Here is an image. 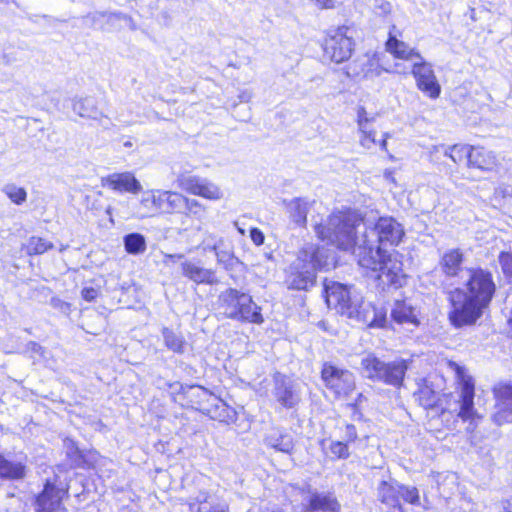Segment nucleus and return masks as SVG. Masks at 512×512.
<instances>
[{
    "instance_id": "35",
    "label": "nucleus",
    "mask_w": 512,
    "mask_h": 512,
    "mask_svg": "<svg viewBox=\"0 0 512 512\" xmlns=\"http://www.w3.org/2000/svg\"><path fill=\"white\" fill-rule=\"evenodd\" d=\"M2 191L16 205L23 204L27 199L26 190L13 183L4 185Z\"/></svg>"
},
{
    "instance_id": "9",
    "label": "nucleus",
    "mask_w": 512,
    "mask_h": 512,
    "mask_svg": "<svg viewBox=\"0 0 512 512\" xmlns=\"http://www.w3.org/2000/svg\"><path fill=\"white\" fill-rule=\"evenodd\" d=\"M354 30L343 25L329 30L325 39L324 52L335 63L347 61L354 51Z\"/></svg>"
},
{
    "instance_id": "56",
    "label": "nucleus",
    "mask_w": 512,
    "mask_h": 512,
    "mask_svg": "<svg viewBox=\"0 0 512 512\" xmlns=\"http://www.w3.org/2000/svg\"><path fill=\"white\" fill-rule=\"evenodd\" d=\"M151 199H152V193L151 194H148L146 196H143L142 200H141V204L147 208H151L153 207L151 205Z\"/></svg>"
},
{
    "instance_id": "38",
    "label": "nucleus",
    "mask_w": 512,
    "mask_h": 512,
    "mask_svg": "<svg viewBox=\"0 0 512 512\" xmlns=\"http://www.w3.org/2000/svg\"><path fill=\"white\" fill-rule=\"evenodd\" d=\"M183 213L186 215H193L198 219H202L206 214V208L196 199L187 197Z\"/></svg>"
},
{
    "instance_id": "54",
    "label": "nucleus",
    "mask_w": 512,
    "mask_h": 512,
    "mask_svg": "<svg viewBox=\"0 0 512 512\" xmlns=\"http://www.w3.org/2000/svg\"><path fill=\"white\" fill-rule=\"evenodd\" d=\"M217 248H218L217 243H214L213 245L206 244V246L204 247L205 250H212L215 252L218 262H223L226 255L218 252Z\"/></svg>"
},
{
    "instance_id": "32",
    "label": "nucleus",
    "mask_w": 512,
    "mask_h": 512,
    "mask_svg": "<svg viewBox=\"0 0 512 512\" xmlns=\"http://www.w3.org/2000/svg\"><path fill=\"white\" fill-rule=\"evenodd\" d=\"M124 246L129 254H142L146 250V240L139 233H131L124 237Z\"/></svg>"
},
{
    "instance_id": "40",
    "label": "nucleus",
    "mask_w": 512,
    "mask_h": 512,
    "mask_svg": "<svg viewBox=\"0 0 512 512\" xmlns=\"http://www.w3.org/2000/svg\"><path fill=\"white\" fill-rule=\"evenodd\" d=\"M372 7L374 13L379 17H388L391 15L393 6L388 0H373Z\"/></svg>"
},
{
    "instance_id": "29",
    "label": "nucleus",
    "mask_w": 512,
    "mask_h": 512,
    "mask_svg": "<svg viewBox=\"0 0 512 512\" xmlns=\"http://www.w3.org/2000/svg\"><path fill=\"white\" fill-rule=\"evenodd\" d=\"M199 503L198 512H229L228 504L223 500L202 495L197 497Z\"/></svg>"
},
{
    "instance_id": "61",
    "label": "nucleus",
    "mask_w": 512,
    "mask_h": 512,
    "mask_svg": "<svg viewBox=\"0 0 512 512\" xmlns=\"http://www.w3.org/2000/svg\"><path fill=\"white\" fill-rule=\"evenodd\" d=\"M508 512H512V502L509 504V511Z\"/></svg>"
},
{
    "instance_id": "41",
    "label": "nucleus",
    "mask_w": 512,
    "mask_h": 512,
    "mask_svg": "<svg viewBox=\"0 0 512 512\" xmlns=\"http://www.w3.org/2000/svg\"><path fill=\"white\" fill-rule=\"evenodd\" d=\"M64 447L66 448V454L71 461L74 464L79 465L82 461V456L75 442L71 439H66L64 441Z\"/></svg>"
},
{
    "instance_id": "53",
    "label": "nucleus",
    "mask_w": 512,
    "mask_h": 512,
    "mask_svg": "<svg viewBox=\"0 0 512 512\" xmlns=\"http://www.w3.org/2000/svg\"><path fill=\"white\" fill-rule=\"evenodd\" d=\"M182 259H184L183 254H168V253L163 254V264L165 266H170L172 263H175Z\"/></svg>"
},
{
    "instance_id": "42",
    "label": "nucleus",
    "mask_w": 512,
    "mask_h": 512,
    "mask_svg": "<svg viewBox=\"0 0 512 512\" xmlns=\"http://www.w3.org/2000/svg\"><path fill=\"white\" fill-rule=\"evenodd\" d=\"M374 120V117L369 118L366 110L363 107H360L357 111V123L360 132H366L367 127H371V122Z\"/></svg>"
},
{
    "instance_id": "25",
    "label": "nucleus",
    "mask_w": 512,
    "mask_h": 512,
    "mask_svg": "<svg viewBox=\"0 0 512 512\" xmlns=\"http://www.w3.org/2000/svg\"><path fill=\"white\" fill-rule=\"evenodd\" d=\"M497 165V158L493 152L482 147H473L469 155V167L477 168L484 171H491Z\"/></svg>"
},
{
    "instance_id": "23",
    "label": "nucleus",
    "mask_w": 512,
    "mask_h": 512,
    "mask_svg": "<svg viewBox=\"0 0 512 512\" xmlns=\"http://www.w3.org/2000/svg\"><path fill=\"white\" fill-rule=\"evenodd\" d=\"M339 512L340 504L332 494L313 493L309 496L308 505L303 512L314 511Z\"/></svg>"
},
{
    "instance_id": "1",
    "label": "nucleus",
    "mask_w": 512,
    "mask_h": 512,
    "mask_svg": "<svg viewBox=\"0 0 512 512\" xmlns=\"http://www.w3.org/2000/svg\"><path fill=\"white\" fill-rule=\"evenodd\" d=\"M404 236L400 223L392 217H381L373 227L364 223L359 252L356 253L360 266L376 273L375 278L385 287L399 288L406 282L402 262L388 255L383 246L397 245Z\"/></svg>"
},
{
    "instance_id": "28",
    "label": "nucleus",
    "mask_w": 512,
    "mask_h": 512,
    "mask_svg": "<svg viewBox=\"0 0 512 512\" xmlns=\"http://www.w3.org/2000/svg\"><path fill=\"white\" fill-rule=\"evenodd\" d=\"M392 319L399 324H419L415 309L405 301H396L391 311Z\"/></svg>"
},
{
    "instance_id": "44",
    "label": "nucleus",
    "mask_w": 512,
    "mask_h": 512,
    "mask_svg": "<svg viewBox=\"0 0 512 512\" xmlns=\"http://www.w3.org/2000/svg\"><path fill=\"white\" fill-rule=\"evenodd\" d=\"M494 196L496 199L509 200L512 199V185L508 183H502L496 187Z\"/></svg>"
},
{
    "instance_id": "22",
    "label": "nucleus",
    "mask_w": 512,
    "mask_h": 512,
    "mask_svg": "<svg viewBox=\"0 0 512 512\" xmlns=\"http://www.w3.org/2000/svg\"><path fill=\"white\" fill-rule=\"evenodd\" d=\"M400 489V484L396 481H381L377 488L378 500L388 507L401 510Z\"/></svg>"
},
{
    "instance_id": "2",
    "label": "nucleus",
    "mask_w": 512,
    "mask_h": 512,
    "mask_svg": "<svg viewBox=\"0 0 512 512\" xmlns=\"http://www.w3.org/2000/svg\"><path fill=\"white\" fill-rule=\"evenodd\" d=\"M468 273L464 288L449 293L452 305L449 320L457 328L474 324L489 306L496 290L490 272L478 268L469 269Z\"/></svg>"
},
{
    "instance_id": "17",
    "label": "nucleus",
    "mask_w": 512,
    "mask_h": 512,
    "mask_svg": "<svg viewBox=\"0 0 512 512\" xmlns=\"http://www.w3.org/2000/svg\"><path fill=\"white\" fill-rule=\"evenodd\" d=\"M62 491L47 482L42 493L36 498L35 512H67L61 505Z\"/></svg>"
},
{
    "instance_id": "55",
    "label": "nucleus",
    "mask_w": 512,
    "mask_h": 512,
    "mask_svg": "<svg viewBox=\"0 0 512 512\" xmlns=\"http://www.w3.org/2000/svg\"><path fill=\"white\" fill-rule=\"evenodd\" d=\"M346 437L351 441H354L357 438L356 428L354 425L346 426Z\"/></svg>"
},
{
    "instance_id": "19",
    "label": "nucleus",
    "mask_w": 512,
    "mask_h": 512,
    "mask_svg": "<svg viewBox=\"0 0 512 512\" xmlns=\"http://www.w3.org/2000/svg\"><path fill=\"white\" fill-rule=\"evenodd\" d=\"M384 69L374 57L365 56L349 65L347 75L355 78L374 79L379 77Z\"/></svg>"
},
{
    "instance_id": "37",
    "label": "nucleus",
    "mask_w": 512,
    "mask_h": 512,
    "mask_svg": "<svg viewBox=\"0 0 512 512\" xmlns=\"http://www.w3.org/2000/svg\"><path fill=\"white\" fill-rule=\"evenodd\" d=\"M418 400H419V403L424 408H433L437 404L438 395L434 390H432L428 386H425L419 390Z\"/></svg>"
},
{
    "instance_id": "5",
    "label": "nucleus",
    "mask_w": 512,
    "mask_h": 512,
    "mask_svg": "<svg viewBox=\"0 0 512 512\" xmlns=\"http://www.w3.org/2000/svg\"><path fill=\"white\" fill-rule=\"evenodd\" d=\"M325 299L329 308L355 318L370 327L383 326L384 319H377L375 308L363 301L362 295L353 287L333 282L325 286Z\"/></svg>"
},
{
    "instance_id": "20",
    "label": "nucleus",
    "mask_w": 512,
    "mask_h": 512,
    "mask_svg": "<svg viewBox=\"0 0 512 512\" xmlns=\"http://www.w3.org/2000/svg\"><path fill=\"white\" fill-rule=\"evenodd\" d=\"M105 185L114 191L136 194L142 190L140 182L131 172L113 173L105 179Z\"/></svg>"
},
{
    "instance_id": "16",
    "label": "nucleus",
    "mask_w": 512,
    "mask_h": 512,
    "mask_svg": "<svg viewBox=\"0 0 512 512\" xmlns=\"http://www.w3.org/2000/svg\"><path fill=\"white\" fill-rule=\"evenodd\" d=\"M286 213L290 221L298 226L305 228L307 225V214L311 210H315L318 205L315 200H310L305 197H295L291 200L283 201Z\"/></svg>"
},
{
    "instance_id": "59",
    "label": "nucleus",
    "mask_w": 512,
    "mask_h": 512,
    "mask_svg": "<svg viewBox=\"0 0 512 512\" xmlns=\"http://www.w3.org/2000/svg\"><path fill=\"white\" fill-rule=\"evenodd\" d=\"M385 176H386L387 178H391V172H386V173H385Z\"/></svg>"
},
{
    "instance_id": "31",
    "label": "nucleus",
    "mask_w": 512,
    "mask_h": 512,
    "mask_svg": "<svg viewBox=\"0 0 512 512\" xmlns=\"http://www.w3.org/2000/svg\"><path fill=\"white\" fill-rule=\"evenodd\" d=\"M162 336L165 346L174 353L182 354L185 351L186 342L181 335L176 334L173 330L164 327Z\"/></svg>"
},
{
    "instance_id": "58",
    "label": "nucleus",
    "mask_w": 512,
    "mask_h": 512,
    "mask_svg": "<svg viewBox=\"0 0 512 512\" xmlns=\"http://www.w3.org/2000/svg\"><path fill=\"white\" fill-rule=\"evenodd\" d=\"M380 146L383 150H386V146H387V142H386V139H383L381 142H380Z\"/></svg>"
},
{
    "instance_id": "13",
    "label": "nucleus",
    "mask_w": 512,
    "mask_h": 512,
    "mask_svg": "<svg viewBox=\"0 0 512 512\" xmlns=\"http://www.w3.org/2000/svg\"><path fill=\"white\" fill-rule=\"evenodd\" d=\"M411 73L420 91L431 99H436L440 96L441 87L437 81L432 65L426 62L423 57L413 62Z\"/></svg>"
},
{
    "instance_id": "26",
    "label": "nucleus",
    "mask_w": 512,
    "mask_h": 512,
    "mask_svg": "<svg viewBox=\"0 0 512 512\" xmlns=\"http://www.w3.org/2000/svg\"><path fill=\"white\" fill-rule=\"evenodd\" d=\"M26 475V466L21 461L8 459L0 454V479L19 480Z\"/></svg>"
},
{
    "instance_id": "30",
    "label": "nucleus",
    "mask_w": 512,
    "mask_h": 512,
    "mask_svg": "<svg viewBox=\"0 0 512 512\" xmlns=\"http://www.w3.org/2000/svg\"><path fill=\"white\" fill-rule=\"evenodd\" d=\"M73 110L81 117L96 119L100 115L95 100L91 97L74 101Z\"/></svg>"
},
{
    "instance_id": "62",
    "label": "nucleus",
    "mask_w": 512,
    "mask_h": 512,
    "mask_svg": "<svg viewBox=\"0 0 512 512\" xmlns=\"http://www.w3.org/2000/svg\"><path fill=\"white\" fill-rule=\"evenodd\" d=\"M471 12H472L471 17H472V19H474V18H475V15H474V9H472V10H471Z\"/></svg>"
},
{
    "instance_id": "49",
    "label": "nucleus",
    "mask_w": 512,
    "mask_h": 512,
    "mask_svg": "<svg viewBox=\"0 0 512 512\" xmlns=\"http://www.w3.org/2000/svg\"><path fill=\"white\" fill-rule=\"evenodd\" d=\"M81 295L86 301L91 302L98 297L99 290L94 287H85L82 289Z\"/></svg>"
},
{
    "instance_id": "39",
    "label": "nucleus",
    "mask_w": 512,
    "mask_h": 512,
    "mask_svg": "<svg viewBox=\"0 0 512 512\" xmlns=\"http://www.w3.org/2000/svg\"><path fill=\"white\" fill-rule=\"evenodd\" d=\"M400 487V498H402L405 502L410 503L412 505H419L420 497L418 489L416 487H407L401 484Z\"/></svg>"
},
{
    "instance_id": "14",
    "label": "nucleus",
    "mask_w": 512,
    "mask_h": 512,
    "mask_svg": "<svg viewBox=\"0 0 512 512\" xmlns=\"http://www.w3.org/2000/svg\"><path fill=\"white\" fill-rule=\"evenodd\" d=\"M272 394L275 400L286 409L294 408L300 401V395L294 382L280 373L274 375Z\"/></svg>"
},
{
    "instance_id": "24",
    "label": "nucleus",
    "mask_w": 512,
    "mask_h": 512,
    "mask_svg": "<svg viewBox=\"0 0 512 512\" xmlns=\"http://www.w3.org/2000/svg\"><path fill=\"white\" fill-rule=\"evenodd\" d=\"M463 253L459 249H450L443 253L439 267L447 277H455L462 270Z\"/></svg>"
},
{
    "instance_id": "10",
    "label": "nucleus",
    "mask_w": 512,
    "mask_h": 512,
    "mask_svg": "<svg viewBox=\"0 0 512 512\" xmlns=\"http://www.w3.org/2000/svg\"><path fill=\"white\" fill-rule=\"evenodd\" d=\"M448 368L455 374L460 388L459 404L460 410L458 416L463 420L472 419L476 415L473 408L474 400V381L468 375L466 368L454 361H448Z\"/></svg>"
},
{
    "instance_id": "21",
    "label": "nucleus",
    "mask_w": 512,
    "mask_h": 512,
    "mask_svg": "<svg viewBox=\"0 0 512 512\" xmlns=\"http://www.w3.org/2000/svg\"><path fill=\"white\" fill-rule=\"evenodd\" d=\"M264 443L266 446L286 454H291L295 446L293 436L279 428L271 429L266 434Z\"/></svg>"
},
{
    "instance_id": "15",
    "label": "nucleus",
    "mask_w": 512,
    "mask_h": 512,
    "mask_svg": "<svg viewBox=\"0 0 512 512\" xmlns=\"http://www.w3.org/2000/svg\"><path fill=\"white\" fill-rule=\"evenodd\" d=\"M497 399L493 420L498 425L512 422V384H499L494 388Z\"/></svg>"
},
{
    "instance_id": "60",
    "label": "nucleus",
    "mask_w": 512,
    "mask_h": 512,
    "mask_svg": "<svg viewBox=\"0 0 512 512\" xmlns=\"http://www.w3.org/2000/svg\"><path fill=\"white\" fill-rule=\"evenodd\" d=\"M124 145H125L126 147H130L132 144H131V142H126Z\"/></svg>"
},
{
    "instance_id": "36",
    "label": "nucleus",
    "mask_w": 512,
    "mask_h": 512,
    "mask_svg": "<svg viewBox=\"0 0 512 512\" xmlns=\"http://www.w3.org/2000/svg\"><path fill=\"white\" fill-rule=\"evenodd\" d=\"M53 248L52 242H49L43 238L40 237H31L28 240L26 250L27 253L32 254H43L44 252L48 251L49 249Z\"/></svg>"
},
{
    "instance_id": "46",
    "label": "nucleus",
    "mask_w": 512,
    "mask_h": 512,
    "mask_svg": "<svg viewBox=\"0 0 512 512\" xmlns=\"http://www.w3.org/2000/svg\"><path fill=\"white\" fill-rule=\"evenodd\" d=\"M50 305L64 315H69L71 312V304L63 301L58 297H52L50 300Z\"/></svg>"
},
{
    "instance_id": "27",
    "label": "nucleus",
    "mask_w": 512,
    "mask_h": 512,
    "mask_svg": "<svg viewBox=\"0 0 512 512\" xmlns=\"http://www.w3.org/2000/svg\"><path fill=\"white\" fill-rule=\"evenodd\" d=\"M387 51L394 55V57L404 60H414L418 61L421 59V55L415 49L410 48L403 41L398 40L396 37H389L386 42Z\"/></svg>"
},
{
    "instance_id": "11",
    "label": "nucleus",
    "mask_w": 512,
    "mask_h": 512,
    "mask_svg": "<svg viewBox=\"0 0 512 512\" xmlns=\"http://www.w3.org/2000/svg\"><path fill=\"white\" fill-rule=\"evenodd\" d=\"M325 386L336 397H348L356 388L355 376L347 369H342L330 363H325L321 371Z\"/></svg>"
},
{
    "instance_id": "18",
    "label": "nucleus",
    "mask_w": 512,
    "mask_h": 512,
    "mask_svg": "<svg viewBox=\"0 0 512 512\" xmlns=\"http://www.w3.org/2000/svg\"><path fill=\"white\" fill-rule=\"evenodd\" d=\"M182 275L196 284H218L216 273L212 269L204 268L198 263L184 260L180 264Z\"/></svg>"
},
{
    "instance_id": "3",
    "label": "nucleus",
    "mask_w": 512,
    "mask_h": 512,
    "mask_svg": "<svg viewBox=\"0 0 512 512\" xmlns=\"http://www.w3.org/2000/svg\"><path fill=\"white\" fill-rule=\"evenodd\" d=\"M311 220L319 239L326 240L341 250L353 248L355 255L359 252L364 222L358 214L352 211H338L328 216L324 222L317 221L315 216H312Z\"/></svg>"
},
{
    "instance_id": "7",
    "label": "nucleus",
    "mask_w": 512,
    "mask_h": 512,
    "mask_svg": "<svg viewBox=\"0 0 512 512\" xmlns=\"http://www.w3.org/2000/svg\"><path fill=\"white\" fill-rule=\"evenodd\" d=\"M217 303L222 314L228 319L253 324H262L264 321L261 308L249 294L240 290L225 289L219 294Z\"/></svg>"
},
{
    "instance_id": "45",
    "label": "nucleus",
    "mask_w": 512,
    "mask_h": 512,
    "mask_svg": "<svg viewBox=\"0 0 512 512\" xmlns=\"http://www.w3.org/2000/svg\"><path fill=\"white\" fill-rule=\"evenodd\" d=\"M499 263L503 273L507 276H512V254L508 252H502L499 255Z\"/></svg>"
},
{
    "instance_id": "51",
    "label": "nucleus",
    "mask_w": 512,
    "mask_h": 512,
    "mask_svg": "<svg viewBox=\"0 0 512 512\" xmlns=\"http://www.w3.org/2000/svg\"><path fill=\"white\" fill-rule=\"evenodd\" d=\"M250 238L253 243L257 246H260L264 243V234L258 228H252L250 231Z\"/></svg>"
},
{
    "instance_id": "8",
    "label": "nucleus",
    "mask_w": 512,
    "mask_h": 512,
    "mask_svg": "<svg viewBox=\"0 0 512 512\" xmlns=\"http://www.w3.org/2000/svg\"><path fill=\"white\" fill-rule=\"evenodd\" d=\"M361 365L367 378L383 381L393 386H398L402 383L407 370L404 361L385 363L372 355L363 358Z\"/></svg>"
},
{
    "instance_id": "47",
    "label": "nucleus",
    "mask_w": 512,
    "mask_h": 512,
    "mask_svg": "<svg viewBox=\"0 0 512 512\" xmlns=\"http://www.w3.org/2000/svg\"><path fill=\"white\" fill-rule=\"evenodd\" d=\"M331 453L338 458H347L349 456L348 447L342 442H333L330 446Z\"/></svg>"
},
{
    "instance_id": "52",
    "label": "nucleus",
    "mask_w": 512,
    "mask_h": 512,
    "mask_svg": "<svg viewBox=\"0 0 512 512\" xmlns=\"http://www.w3.org/2000/svg\"><path fill=\"white\" fill-rule=\"evenodd\" d=\"M314 3L319 9H334L336 8L335 0H309Z\"/></svg>"
},
{
    "instance_id": "12",
    "label": "nucleus",
    "mask_w": 512,
    "mask_h": 512,
    "mask_svg": "<svg viewBox=\"0 0 512 512\" xmlns=\"http://www.w3.org/2000/svg\"><path fill=\"white\" fill-rule=\"evenodd\" d=\"M177 184L182 190L205 199L216 201L223 197V192L219 186L198 176L180 175L177 178Z\"/></svg>"
},
{
    "instance_id": "43",
    "label": "nucleus",
    "mask_w": 512,
    "mask_h": 512,
    "mask_svg": "<svg viewBox=\"0 0 512 512\" xmlns=\"http://www.w3.org/2000/svg\"><path fill=\"white\" fill-rule=\"evenodd\" d=\"M366 132H361L360 144L366 148L371 149L376 144L375 131L371 127H367Z\"/></svg>"
},
{
    "instance_id": "33",
    "label": "nucleus",
    "mask_w": 512,
    "mask_h": 512,
    "mask_svg": "<svg viewBox=\"0 0 512 512\" xmlns=\"http://www.w3.org/2000/svg\"><path fill=\"white\" fill-rule=\"evenodd\" d=\"M473 146L468 145H453L445 149L444 155L449 157L455 164L461 163L467 159L469 163V155L472 152Z\"/></svg>"
},
{
    "instance_id": "6",
    "label": "nucleus",
    "mask_w": 512,
    "mask_h": 512,
    "mask_svg": "<svg viewBox=\"0 0 512 512\" xmlns=\"http://www.w3.org/2000/svg\"><path fill=\"white\" fill-rule=\"evenodd\" d=\"M326 264L323 251L313 244H307L287 270L285 283L292 290H308L316 282V271Z\"/></svg>"
},
{
    "instance_id": "34",
    "label": "nucleus",
    "mask_w": 512,
    "mask_h": 512,
    "mask_svg": "<svg viewBox=\"0 0 512 512\" xmlns=\"http://www.w3.org/2000/svg\"><path fill=\"white\" fill-rule=\"evenodd\" d=\"M163 196L166 197V204L171 212L183 213L187 197L173 191H164Z\"/></svg>"
},
{
    "instance_id": "48",
    "label": "nucleus",
    "mask_w": 512,
    "mask_h": 512,
    "mask_svg": "<svg viewBox=\"0 0 512 512\" xmlns=\"http://www.w3.org/2000/svg\"><path fill=\"white\" fill-rule=\"evenodd\" d=\"M164 191L152 192L151 205L155 209L163 208V205L166 204V197L163 196Z\"/></svg>"
},
{
    "instance_id": "57",
    "label": "nucleus",
    "mask_w": 512,
    "mask_h": 512,
    "mask_svg": "<svg viewBox=\"0 0 512 512\" xmlns=\"http://www.w3.org/2000/svg\"><path fill=\"white\" fill-rule=\"evenodd\" d=\"M30 345H31V349H32L34 352H37V353H38V352H41V351H42V347H41L39 344H37V343H35V342H31V343H30Z\"/></svg>"
},
{
    "instance_id": "50",
    "label": "nucleus",
    "mask_w": 512,
    "mask_h": 512,
    "mask_svg": "<svg viewBox=\"0 0 512 512\" xmlns=\"http://www.w3.org/2000/svg\"><path fill=\"white\" fill-rule=\"evenodd\" d=\"M112 17H118L117 14H107V13H102V12H96V13H93V14H90V15H87L84 20L86 22H89L91 21L92 22V25L95 24L96 20L100 19V18H108L111 19Z\"/></svg>"
},
{
    "instance_id": "4",
    "label": "nucleus",
    "mask_w": 512,
    "mask_h": 512,
    "mask_svg": "<svg viewBox=\"0 0 512 512\" xmlns=\"http://www.w3.org/2000/svg\"><path fill=\"white\" fill-rule=\"evenodd\" d=\"M325 299L329 308L355 318L370 327L383 326L384 319H377L375 308L363 301L362 295L353 287L333 282L325 286Z\"/></svg>"
}]
</instances>
